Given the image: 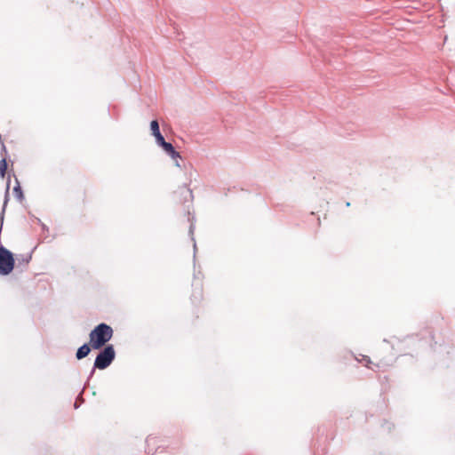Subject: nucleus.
<instances>
[{"mask_svg": "<svg viewBox=\"0 0 455 455\" xmlns=\"http://www.w3.org/2000/svg\"><path fill=\"white\" fill-rule=\"evenodd\" d=\"M154 137L156 138V140L159 146H162L165 142L164 138L163 137L161 132L154 135Z\"/></svg>", "mask_w": 455, "mask_h": 455, "instance_id": "nucleus-10", "label": "nucleus"}, {"mask_svg": "<svg viewBox=\"0 0 455 455\" xmlns=\"http://www.w3.org/2000/svg\"><path fill=\"white\" fill-rule=\"evenodd\" d=\"M13 192L19 200L23 198V194L19 185L13 188Z\"/></svg>", "mask_w": 455, "mask_h": 455, "instance_id": "nucleus-9", "label": "nucleus"}, {"mask_svg": "<svg viewBox=\"0 0 455 455\" xmlns=\"http://www.w3.org/2000/svg\"><path fill=\"white\" fill-rule=\"evenodd\" d=\"M6 170H7V163H6V160L4 158H3L2 160H0V175L2 178L4 177Z\"/></svg>", "mask_w": 455, "mask_h": 455, "instance_id": "nucleus-7", "label": "nucleus"}, {"mask_svg": "<svg viewBox=\"0 0 455 455\" xmlns=\"http://www.w3.org/2000/svg\"><path fill=\"white\" fill-rule=\"evenodd\" d=\"M91 351V346L88 344H84L82 347H80L76 352V358L78 360H81L87 356Z\"/></svg>", "mask_w": 455, "mask_h": 455, "instance_id": "nucleus-6", "label": "nucleus"}, {"mask_svg": "<svg viewBox=\"0 0 455 455\" xmlns=\"http://www.w3.org/2000/svg\"><path fill=\"white\" fill-rule=\"evenodd\" d=\"M161 147L172 158L177 159L180 157V153L174 149L171 143L165 141Z\"/></svg>", "mask_w": 455, "mask_h": 455, "instance_id": "nucleus-5", "label": "nucleus"}, {"mask_svg": "<svg viewBox=\"0 0 455 455\" xmlns=\"http://www.w3.org/2000/svg\"><path fill=\"white\" fill-rule=\"evenodd\" d=\"M14 267V259L10 251L5 248H0V274L9 275Z\"/></svg>", "mask_w": 455, "mask_h": 455, "instance_id": "nucleus-3", "label": "nucleus"}, {"mask_svg": "<svg viewBox=\"0 0 455 455\" xmlns=\"http://www.w3.org/2000/svg\"><path fill=\"white\" fill-rule=\"evenodd\" d=\"M113 329L106 324L100 323L90 333V346L92 349H100L111 339Z\"/></svg>", "mask_w": 455, "mask_h": 455, "instance_id": "nucleus-1", "label": "nucleus"}, {"mask_svg": "<svg viewBox=\"0 0 455 455\" xmlns=\"http://www.w3.org/2000/svg\"><path fill=\"white\" fill-rule=\"evenodd\" d=\"M150 128H151L153 135H156V134L160 132V131H159V124H158V122L156 120H153L150 123Z\"/></svg>", "mask_w": 455, "mask_h": 455, "instance_id": "nucleus-8", "label": "nucleus"}, {"mask_svg": "<svg viewBox=\"0 0 455 455\" xmlns=\"http://www.w3.org/2000/svg\"><path fill=\"white\" fill-rule=\"evenodd\" d=\"M115 350L112 345L105 347V348L97 355L94 367L104 370L108 367L115 359Z\"/></svg>", "mask_w": 455, "mask_h": 455, "instance_id": "nucleus-2", "label": "nucleus"}, {"mask_svg": "<svg viewBox=\"0 0 455 455\" xmlns=\"http://www.w3.org/2000/svg\"><path fill=\"white\" fill-rule=\"evenodd\" d=\"M192 296L195 299H201L203 296V283L202 280L199 277H194L192 282Z\"/></svg>", "mask_w": 455, "mask_h": 455, "instance_id": "nucleus-4", "label": "nucleus"}]
</instances>
